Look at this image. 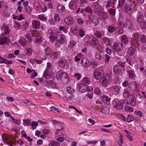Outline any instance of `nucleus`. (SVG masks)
Here are the masks:
<instances>
[{"instance_id": "obj_1", "label": "nucleus", "mask_w": 146, "mask_h": 146, "mask_svg": "<svg viewBox=\"0 0 146 146\" xmlns=\"http://www.w3.org/2000/svg\"><path fill=\"white\" fill-rule=\"evenodd\" d=\"M135 5L134 1L130 0L127 2L124 7V10L125 12L129 15H131L133 11L135 10Z\"/></svg>"}, {"instance_id": "obj_2", "label": "nucleus", "mask_w": 146, "mask_h": 146, "mask_svg": "<svg viewBox=\"0 0 146 146\" xmlns=\"http://www.w3.org/2000/svg\"><path fill=\"white\" fill-rule=\"evenodd\" d=\"M91 6L94 12L96 13H98L100 11H103L104 10L102 7L97 1L92 3Z\"/></svg>"}, {"instance_id": "obj_3", "label": "nucleus", "mask_w": 146, "mask_h": 146, "mask_svg": "<svg viewBox=\"0 0 146 146\" xmlns=\"http://www.w3.org/2000/svg\"><path fill=\"white\" fill-rule=\"evenodd\" d=\"M101 83L104 87H107L112 81V78L108 74H106L102 79Z\"/></svg>"}, {"instance_id": "obj_4", "label": "nucleus", "mask_w": 146, "mask_h": 146, "mask_svg": "<svg viewBox=\"0 0 146 146\" xmlns=\"http://www.w3.org/2000/svg\"><path fill=\"white\" fill-rule=\"evenodd\" d=\"M104 74V71L102 69H98L94 71V76L96 80H100L103 78Z\"/></svg>"}, {"instance_id": "obj_5", "label": "nucleus", "mask_w": 146, "mask_h": 146, "mask_svg": "<svg viewBox=\"0 0 146 146\" xmlns=\"http://www.w3.org/2000/svg\"><path fill=\"white\" fill-rule=\"evenodd\" d=\"M88 20L90 22L94 24L95 26L97 25L99 23L98 17L95 15H94L93 14H90L88 15Z\"/></svg>"}, {"instance_id": "obj_6", "label": "nucleus", "mask_w": 146, "mask_h": 146, "mask_svg": "<svg viewBox=\"0 0 146 146\" xmlns=\"http://www.w3.org/2000/svg\"><path fill=\"white\" fill-rule=\"evenodd\" d=\"M48 35L49 36V38L52 42H54L56 40V37L57 36L56 34L52 30H49L48 31Z\"/></svg>"}, {"instance_id": "obj_7", "label": "nucleus", "mask_w": 146, "mask_h": 146, "mask_svg": "<svg viewBox=\"0 0 146 146\" xmlns=\"http://www.w3.org/2000/svg\"><path fill=\"white\" fill-rule=\"evenodd\" d=\"M90 87H88L84 83L79 84L78 86V89L81 93H84L86 91H90Z\"/></svg>"}, {"instance_id": "obj_8", "label": "nucleus", "mask_w": 146, "mask_h": 146, "mask_svg": "<svg viewBox=\"0 0 146 146\" xmlns=\"http://www.w3.org/2000/svg\"><path fill=\"white\" fill-rule=\"evenodd\" d=\"M64 77L65 78L69 79L68 76L66 74L65 72L62 71L61 70L57 72L56 76V78L58 80H60L62 78Z\"/></svg>"}, {"instance_id": "obj_9", "label": "nucleus", "mask_w": 146, "mask_h": 146, "mask_svg": "<svg viewBox=\"0 0 146 146\" xmlns=\"http://www.w3.org/2000/svg\"><path fill=\"white\" fill-rule=\"evenodd\" d=\"M123 46L122 44L121 43L116 42L113 45V49L117 52H119L122 50Z\"/></svg>"}, {"instance_id": "obj_10", "label": "nucleus", "mask_w": 146, "mask_h": 146, "mask_svg": "<svg viewBox=\"0 0 146 146\" xmlns=\"http://www.w3.org/2000/svg\"><path fill=\"white\" fill-rule=\"evenodd\" d=\"M113 104L115 108L118 110H121L123 108L122 103L118 100H114Z\"/></svg>"}, {"instance_id": "obj_11", "label": "nucleus", "mask_w": 146, "mask_h": 146, "mask_svg": "<svg viewBox=\"0 0 146 146\" xmlns=\"http://www.w3.org/2000/svg\"><path fill=\"white\" fill-rule=\"evenodd\" d=\"M98 14L99 19L101 20L105 21L108 18V13L105 11H100Z\"/></svg>"}, {"instance_id": "obj_12", "label": "nucleus", "mask_w": 146, "mask_h": 146, "mask_svg": "<svg viewBox=\"0 0 146 146\" xmlns=\"http://www.w3.org/2000/svg\"><path fill=\"white\" fill-rule=\"evenodd\" d=\"M68 6L70 10L73 11V12H75L76 10L78 5L76 3L70 1L69 4Z\"/></svg>"}, {"instance_id": "obj_13", "label": "nucleus", "mask_w": 146, "mask_h": 146, "mask_svg": "<svg viewBox=\"0 0 146 146\" xmlns=\"http://www.w3.org/2000/svg\"><path fill=\"white\" fill-rule=\"evenodd\" d=\"M56 41L59 43H62L66 42L65 36L62 34H59L56 37Z\"/></svg>"}, {"instance_id": "obj_14", "label": "nucleus", "mask_w": 146, "mask_h": 146, "mask_svg": "<svg viewBox=\"0 0 146 146\" xmlns=\"http://www.w3.org/2000/svg\"><path fill=\"white\" fill-rule=\"evenodd\" d=\"M65 23L67 25H70L74 23V20L73 18L70 17H66L64 19Z\"/></svg>"}, {"instance_id": "obj_15", "label": "nucleus", "mask_w": 146, "mask_h": 146, "mask_svg": "<svg viewBox=\"0 0 146 146\" xmlns=\"http://www.w3.org/2000/svg\"><path fill=\"white\" fill-rule=\"evenodd\" d=\"M11 42L9 38L3 36L0 37V44L2 45L6 43L8 45V44Z\"/></svg>"}, {"instance_id": "obj_16", "label": "nucleus", "mask_w": 146, "mask_h": 146, "mask_svg": "<svg viewBox=\"0 0 146 146\" xmlns=\"http://www.w3.org/2000/svg\"><path fill=\"white\" fill-rule=\"evenodd\" d=\"M81 63L83 66L86 68L89 67L90 66L88 60L85 58L82 59L81 61Z\"/></svg>"}, {"instance_id": "obj_17", "label": "nucleus", "mask_w": 146, "mask_h": 146, "mask_svg": "<svg viewBox=\"0 0 146 146\" xmlns=\"http://www.w3.org/2000/svg\"><path fill=\"white\" fill-rule=\"evenodd\" d=\"M33 27L35 29H39L40 26V22L36 20H33L32 21Z\"/></svg>"}, {"instance_id": "obj_18", "label": "nucleus", "mask_w": 146, "mask_h": 146, "mask_svg": "<svg viewBox=\"0 0 146 146\" xmlns=\"http://www.w3.org/2000/svg\"><path fill=\"white\" fill-rule=\"evenodd\" d=\"M1 30L5 34L8 35L10 32V29L8 26L5 25H3L1 27Z\"/></svg>"}, {"instance_id": "obj_19", "label": "nucleus", "mask_w": 146, "mask_h": 146, "mask_svg": "<svg viewBox=\"0 0 146 146\" xmlns=\"http://www.w3.org/2000/svg\"><path fill=\"white\" fill-rule=\"evenodd\" d=\"M89 43L90 44L95 46L98 45L99 40L98 39L94 37L92 38L90 41H89Z\"/></svg>"}, {"instance_id": "obj_20", "label": "nucleus", "mask_w": 146, "mask_h": 146, "mask_svg": "<svg viewBox=\"0 0 146 146\" xmlns=\"http://www.w3.org/2000/svg\"><path fill=\"white\" fill-rule=\"evenodd\" d=\"M57 9L58 12L60 13H63L65 9V6L62 4H58L57 7Z\"/></svg>"}, {"instance_id": "obj_21", "label": "nucleus", "mask_w": 146, "mask_h": 146, "mask_svg": "<svg viewBox=\"0 0 146 146\" xmlns=\"http://www.w3.org/2000/svg\"><path fill=\"white\" fill-rule=\"evenodd\" d=\"M102 100L103 102L106 105H108L110 104V99L107 96L104 95L102 97Z\"/></svg>"}, {"instance_id": "obj_22", "label": "nucleus", "mask_w": 146, "mask_h": 146, "mask_svg": "<svg viewBox=\"0 0 146 146\" xmlns=\"http://www.w3.org/2000/svg\"><path fill=\"white\" fill-rule=\"evenodd\" d=\"M117 0H109L107 1L106 4L105 5L106 7L108 8L110 6V4H111L113 5V7H115V3Z\"/></svg>"}, {"instance_id": "obj_23", "label": "nucleus", "mask_w": 146, "mask_h": 146, "mask_svg": "<svg viewBox=\"0 0 146 146\" xmlns=\"http://www.w3.org/2000/svg\"><path fill=\"white\" fill-rule=\"evenodd\" d=\"M143 18L144 17L143 14L141 12L139 13L137 15V19L138 22H141Z\"/></svg>"}, {"instance_id": "obj_24", "label": "nucleus", "mask_w": 146, "mask_h": 146, "mask_svg": "<svg viewBox=\"0 0 146 146\" xmlns=\"http://www.w3.org/2000/svg\"><path fill=\"white\" fill-rule=\"evenodd\" d=\"M129 87L130 88H134L135 89L137 90H138V85L135 82H131L129 85Z\"/></svg>"}, {"instance_id": "obj_25", "label": "nucleus", "mask_w": 146, "mask_h": 146, "mask_svg": "<svg viewBox=\"0 0 146 146\" xmlns=\"http://www.w3.org/2000/svg\"><path fill=\"white\" fill-rule=\"evenodd\" d=\"M129 101L130 103L133 106H134L136 104V99L134 96H131L130 97Z\"/></svg>"}, {"instance_id": "obj_26", "label": "nucleus", "mask_w": 146, "mask_h": 146, "mask_svg": "<svg viewBox=\"0 0 146 146\" xmlns=\"http://www.w3.org/2000/svg\"><path fill=\"white\" fill-rule=\"evenodd\" d=\"M94 35L96 36L97 38H102V36L104 35L103 33L101 31H96L94 33Z\"/></svg>"}, {"instance_id": "obj_27", "label": "nucleus", "mask_w": 146, "mask_h": 146, "mask_svg": "<svg viewBox=\"0 0 146 146\" xmlns=\"http://www.w3.org/2000/svg\"><path fill=\"white\" fill-rule=\"evenodd\" d=\"M116 28L111 25L108 26V33L112 34L115 30Z\"/></svg>"}, {"instance_id": "obj_28", "label": "nucleus", "mask_w": 146, "mask_h": 146, "mask_svg": "<svg viewBox=\"0 0 146 146\" xmlns=\"http://www.w3.org/2000/svg\"><path fill=\"white\" fill-rule=\"evenodd\" d=\"M135 51V48L131 46L129 48L127 52L131 56H132Z\"/></svg>"}, {"instance_id": "obj_29", "label": "nucleus", "mask_w": 146, "mask_h": 146, "mask_svg": "<svg viewBox=\"0 0 146 146\" xmlns=\"http://www.w3.org/2000/svg\"><path fill=\"white\" fill-rule=\"evenodd\" d=\"M84 11L86 13H89L91 14H92L93 13V10L89 6H86L84 9Z\"/></svg>"}, {"instance_id": "obj_30", "label": "nucleus", "mask_w": 146, "mask_h": 146, "mask_svg": "<svg viewBox=\"0 0 146 146\" xmlns=\"http://www.w3.org/2000/svg\"><path fill=\"white\" fill-rule=\"evenodd\" d=\"M113 71L116 74L120 73V69L119 67L117 66H115L113 68Z\"/></svg>"}, {"instance_id": "obj_31", "label": "nucleus", "mask_w": 146, "mask_h": 146, "mask_svg": "<svg viewBox=\"0 0 146 146\" xmlns=\"http://www.w3.org/2000/svg\"><path fill=\"white\" fill-rule=\"evenodd\" d=\"M118 5L117 7L118 8L122 7L125 3V0H118Z\"/></svg>"}, {"instance_id": "obj_32", "label": "nucleus", "mask_w": 146, "mask_h": 146, "mask_svg": "<svg viewBox=\"0 0 146 146\" xmlns=\"http://www.w3.org/2000/svg\"><path fill=\"white\" fill-rule=\"evenodd\" d=\"M117 30L115 33L116 35H119L121 34H123L124 33V31L123 29L119 27H117Z\"/></svg>"}, {"instance_id": "obj_33", "label": "nucleus", "mask_w": 146, "mask_h": 146, "mask_svg": "<svg viewBox=\"0 0 146 146\" xmlns=\"http://www.w3.org/2000/svg\"><path fill=\"white\" fill-rule=\"evenodd\" d=\"M101 112L105 114H106L108 112V109L106 107L102 106L101 110Z\"/></svg>"}, {"instance_id": "obj_34", "label": "nucleus", "mask_w": 146, "mask_h": 146, "mask_svg": "<svg viewBox=\"0 0 146 146\" xmlns=\"http://www.w3.org/2000/svg\"><path fill=\"white\" fill-rule=\"evenodd\" d=\"M60 143L54 141H51L49 144V146H59Z\"/></svg>"}, {"instance_id": "obj_35", "label": "nucleus", "mask_w": 146, "mask_h": 146, "mask_svg": "<svg viewBox=\"0 0 146 146\" xmlns=\"http://www.w3.org/2000/svg\"><path fill=\"white\" fill-rule=\"evenodd\" d=\"M32 49L31 48H27L25 50L26 54L29 56H31L32 54Z\"/></svg>"}, {"instance_id": "obj_36", "label": "nucleus", "mask_w": 146, "mask_h": 146, "mask_svg": "<svg viewBox=\"0 0 146 146\" xmlns=\"http://www.w3.org/2000/svg\"><path fill=\"white\" fill-rule=\"evenodd\" d=\"M19 43L22 46H26L27 45L26 40L25 38H22L19 40Z\"/></svg>"}, {"instance_id": "obj_37", "label": "nucleus", "mask_w": 146, "mask_h": 146, "mask_svg": "<svg viewBox=\"0 0 146 146\" xmlns=\"http://www.w3.org/2000/svg\"><path fill=\"white\" fill-rule=\"evenodd\" d=\"M123 96L124 97L127 98L129 96V91L126 89H125L123 91Z\"/></svg>"}, {"instance_id": "obj_38", "label": "nucleus", "mask_w": 146, "mask_h": 146, "mask_svg": "<svg viewBox=\"0 0 146 146\" xmlns=\"http://www.w3.org/2000/svg\"><path fill=\"white\" fill-rule=\"evenodd\" d=\"M121 40L122 42L125 43V44H128L129 42V41L127 40V36L125 35L122 36Z\"/></svg>"}, {"instance_id": "obj_39", "label": "nucleus", "mask_w": 146, "mask_h": 146, "mask_svg": "<svg viewBox=\"0 0 146 146\" xmlns=\"http://www.w3.org/2000/svg\"><path fill=\"white\" fill-rule=\"evenodd\" d=\"M52 52V50L49 47H47L44 50L45 53L46 55H49Z\"/></svg>"}, {"instance_id": "obj_40", "label": "nucleus", "mask_w": 146, "mask_h": 146, "mask_svg": "<svg viewBox=\"0 0 146 146\" xmlns=\"http://www.w3.org/2000/svg\"><path fill=\"white\" fill-rule=\"evenodd\" d=\"M76 44V42L73 40L71 41L68 45V46L69 48H72L74 47L75 45Z\"/></svg>"}, {"instance_id": "obj_41", "label": "nucleus", "mask_w": 146, "mask_h": 146, "mask_svg": "<svg viewBox=\"0 0 146 146\" xmlns=\"http://www.w3.org/2000/svg\"><path fill=\"white\" fill-rule=\"evenodd\" d=\"M54 20L56 22H58L60 20V17L58 14H55L54 16Z\"/></svg>"}, {"instance_id": "obj_42", "label": "nucleus", "mask_w": 146, "mask_h": 146, "mask_svg": "<svg viewBox=\"0 0 146 146\" xmlns=\"http://www.w3.org/2000/svg\"><path fill=\"white\" fill-rule=\"evenodd\" d=\"M30 31L32 36L33 37L36 36L38 35V32L37 30H31Z\"/></svg>"}, {"instance_id": "obj_43", "label": "nucleus", "mask_w": 146, "mask_h": 146, "mask_svg": "<svg viewBox=\"0 0 146 146\" xmlns=\"http://www.w3.org/2000/svg\"><path fill=\"white\" fill-rule=\"evenodd\" d=\"M66 62V61L62 60L59 62L58 64L61 68H63L65 66Z\"/></svg>"}, {"instance_id": "obj_44", "label": "nucleus", "mask_w": 146, "mask_h": 146, "mask_svg": "<svg viewBox=\"0 0 146 146\" xmlns=\"http://www.w3.org/2000/svg\"><path fill=\"white\" fill-rule=\"evenodd\" d=\"M87 0H80V5L81 7H84L86 5Z\"/></svg>"}, {"instance_id": "obj_45", "label": "nucleus", "mask_w": 146, "mask_h": 146, "mask_svg": "<svg viewBox=\"0 0 146 146\" xmlns=\"http://www.w3.org/2000/svg\"><path fill=\"white\" fill-rule=\"evenodd\" d=\"M67 91L68 93L72 94L74 92V90L72 88L68 86L67 88Z\"/></svg>"}, {"instance_id": "obj_46", "label": "nucleus", "mask_w": 146, "mask_h": 146, "mask_svg": "<svg viewBox=\"0 0 146 146\" xmlns=\"http://www.w3.org/2000/svg\"><path fill=\"white\" fill-rule=\"evenodd\" d=\"M82 82L83 83H84L86 84H89L90 82V81L89 79L87 77H84L83 79Z\"/></svg>"}, {"instance_id": "obj_47", "label": "nucleus", "mask_w": 146, "mask_h": 146, "mask_svg": "<svg viewBox=\"0 0 146 146\" xmlns=\"http://www.w3.org/2000/svg\"><path fill=\"white\" fill-rule=\"evenodd\" d=\"M140 27L142 29H146V21H143L141 22Z\"/></svg>"}, {"instance_id": "obj_48", "label": "nucleus", "mask_w": 146, "mask_h": 146, "mask_svg": "<svg viewBox=\"0 0 146 146\" xmlns=\"http://www.w3.org/2000/svg\"><path fill=\"white\" fill-rule=\"evenodd\" d=\"M42 40V38L40 36L36 38L35 41V42L37 43L40 44Z\"/></svg>"}, {"instance_id": "obj_49", "label": "nucleus", "mask_w": 146, "mask_h": 146, "mask_svg": "<svg viewBox=\"0 0 146 146\" xmlns=\"http://www.w3.org/2000/svg\"><path fill=\"white\" fill-rule=\"evenodd\" d=\"M127 62L126 61H119L117 63V64L123 68L125 67V65L126 64Z\"/></svg>"}, {"instance_id": "obj_50", "label": "nucleus", "mask_w": 146, "mask_h": 146, "mask_svg": "<svg viewBox=\"0 0 146 146\" xmlns=\"http://www.w3.org/2000/svg\"><path fill=\"white\" fill-rule=\"evenodd\" d=\"M90 64V65H91L93 68H95L96 66H98V62L94 61H91Z\"/></svg>"}, {"instance_id": "obj_51", "label": "nucleus", "mask_w": 146, "mask_h": 146, "mask_svg": "<svg viewBox=\"0 0 146 146\" xmlns=\"http://www.w3.org/2000/svg\"><path fill=\"white\" fill-rule=\"evenodd\" d=\"M140 41L143 43H146V36L142 35L141 36Z\"/></svg>"}, {"instance_id": "obj_52", "label": "nucleus", "mask_w": 146, "mask_h": 146, "mask_svg": "<svg viewBox=\"0 0 146 146\" xmlns=\"http://www.w3.org/2000/svg\"><path fill=\"white\" fill-rule=\"evenodd\" d=\"M70 30L74 34H77L78 31V29L76 28H71Z\"/></svg>"}, {"instance_id": "obj_53", "label": "nucleus", "mask_w": 146, "mask_h": 146, "mask_svg": "<svg viewBox=\"0 0 146 146\" xmlns=\"http://www.w3.org/2000/svg\"><path fill=\"white\" fill-rule=\"evenodd\" d=\"M31 7L28 6V7L25 8V11L28 14H30L31 12Z\"/></svg>"}, {"instance_id": "obj_54", "label": "nucleus", "mask_w": 146, "mask_h": 146, "mask_svg": "<svg viewBox=\"0 0 146 146\" xmlns=\"http://www.w3.org/2000/svg\"><path fill=\"white\" fill-rule=\"evenodd\" d=\"M109 14L113 16H114L115 15V12L114 9H111L108 11Z\"/></svg>"}, {"instance_id": "obj_55", "label": "nucleus", "mask_w": 146, "mask_h": 146, "mask_svg": "<svg viewBox=\"0 0 146 146\" xmlns=\"http://www.w3.org/2000/svg\"><path fill=\"white\" fill-rule=\"evenodd\" d=\"M90 88H91V90L92 91H90L89 93L88 94H87V95L90 98V99H92V98L93 96V92H92V91L93 90V89L92 88V87H90Z\"/></svg>"}, {"instance_id": "obj_56", "label": "nucleus", "mask_w": 146, "mask_h": 146, "mask_svg": "<svg viewBox=\"0 0 146 146\" xmlns=\"http://www.w3.org/2000/svg\"><path fill=\"white\" fill-rule=\"evenodd\" d=\"M25 37L29 41V42H31L33 40L30 34H27L25 36Z\"/></svg>"}, {"instance_id": "obj_57", "label": "nucleus", "mask_w": 146, "mask_h": 146, "mask_svg": "<svg viewBox=\"0 0 146 146\" xmlns=\"http://www.w3.org/2000/svg\"><path fill=\"white\" fill-rule=\"evenodd\" d=\"M112 88L114 89L117 93V94H118L120 90V88L119 86H113Z\"/></svg>"}, {"instance_id": "obj_58", "label": "nucleus", "mask_w": 146, "mask_h": 146, "mask_svg": "<svg viewBox=\"0 0 146 146\" xmlns=\"http://www.w3.org/2000/svg\"><path fill=\"white\" fill-rule=\"evenodd\" d=\"M60 52H53V56L55 58H56L59 57L60 55Z\"/></svg>"}, {"instance_id": "obj_59", "label": "nucleus", "mask_w": 146, "mask_h": 146, "mask_svg": "<svg viewBox=\"0 0 146 146\" xmlns=\"http://www.w3.org/2000/svg\"><path fill=\"white\" fill-rule=\"evenodd\" d=\"M38 19L42 21H45L47 20L46 17L42 15H40L38 16Z\"/></svg>"}, {"instance_id": "obj_60", "label": "nucleus", "mask_w": 146, "mask_h": 146, "mask_svg": "<svg viewBox=\"0 0 146 146\" xmlns=\"http://www.w3.org/2000/svg\"><path fill=\"white\" fill-rule=\"evenodd\" d=\"M134 120V118L131 115H129L127 117V121L128 123L131 122V121H132Z\"/></svg>"}, {"instance_id": "obj_61", "label": "nucleus", "mask_w": 146, "mask_h": 146, "mask_svg": "<svg viewBox=\"0 0 146 146\" xmlns=\"http://www.w3.org/2000/svg\"><path fill=\"white\" fill-rule=\"evenodd\" d=\"M128 73L129 75V78H131L135 77L134 73L132 71H128Z\"/></svg>"}, {"instance_id": "obj_62", "label": "nucleus", "mask_w": 146, "mask_h": 146, "mask_svg": "<svg viewBox=\"0 0 146 146\" xmlns=\"http://www.w3.org/2000/svg\"><path fill=\"white\" fill-rule=\"evenodd\" d=\"M38 123L37 122H33L31 123L32 128L33 129L36 128V127L38 125Z\"/></svg>"}, {"instance_id": "obj_63", "label": "nucleus", "mask_w": 146, "mask_h": 146, "mask_svg": "<svg viewBox=\"0 0 146 146\" xmlns=\"http://www.w3.org/2000/svg\"><path fill=\"white\" fill-rule=\"evenodd\" d=\"M110 58L109 55L107 54H106L105 58V63L106 64L108 63L109 60L110 59Z\"/></svg>"}, {"instance_id": "obj_64", "label": "nucleus", "mask_w": 146, "mask_h": 146, "mask_svg": "<svg viewBox=\"0 0 146 146\" xmlns=\"http://www.w3.org/2000/svg\"><path fill=\"white\" fill-rule=\"evenodd\" d=\"M101 55L100 53L96 52L95 54V57L96 58L100 60L101 59Z\"/></svg>"}]
</instances>
